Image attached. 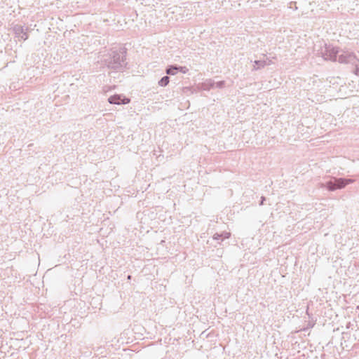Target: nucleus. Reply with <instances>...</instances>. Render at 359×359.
<instances>
[{
    "mask_svg": "<svg viewBox=\"0 0 359 359\" xmlns=\"http://www.w3.org/2000/svg\"><path fill=\"white\" fill-rule=\"evenodd\" d=\"M356 67L355 69L354 70V74L355 75H359V67H358V65L355 62V64H354Z\"/></svg>",
    "mask_w": 359,
    "mask_h": 359,
    "instance_id": "15",
    "label": "nucleus"
},
{
    "mask_svg": "<svg viewBox=\"0 0 359 359\" xmlns=\"http://www.w3.org/2000/svg\"><path fill=\"white\" fill-rule=\"evenodd\" d=\"M325 186L329 191H333L336 190L335 181H334V182L328 181L326 182Z\"/></svg>",
    "mask_w": 359,
    "mask_h": 359,
    "instance_id": "12",
    "label": "nucleus"
},
{
    "mask_svg": "<svg viewBox=\"0 0 359 359\" xmlns=\"http://www.w3.org/2000/svg\"><path fill=\"white\" fill-rule=\"evenodd\" d=\"M170 81V78L168 76L162 77L158 81V85L162 87L166 86Z\"/></svg>",
    "mask_w": 359,
    "mask_h": 359,
    "instance_id": "11",
    "label": "nucleus"
},
{
    "mask_svg": "<svg viewBox=\"0 0 359 359\" xmlns=\"http://www.w3.org/2000/svg\"><path fill=\"white\" fill-rule=\"evenodd\" d=\"M177 72H180L182 74H186L188 72L189 69L185 66H177Z\"/></svg>",
    "mask_w": 359,
    "mask_h": 359,
    "instance_id": "13",
    "label": "nucleus"
},
{
    "mask_svg": "<svg viewBox=\"0 0 359 359\" xmlns=\"http://www.w3.org/2000/svg\"><path fill=\"white\" fill-rule=\"evenodd\" d=\"M267 62L266 60H255L254 61V65L252 67V71H257L264 68L266 66Z\"/></svg>",
    "mask_w": 359,
    "mask_h": 359,
    "instance_id": "8",
    "label": "nucleus"
},
{
    "mask_svg": "<svg viewBox=\"0 0 359 359\" xmlns=\"http://www.w3.org/2000/svg\"><path fill=\"white\" fill-rule=\"evenodd\" d=\"M225 86V81H220L218 82H215V88H223Z\"/></svg>",
    "mask_w": 359,
    "mask_h": 359,
    "instance_id": "14",
    "label": "nucleus"
},
{
    "mask_svg": "<svg viewBox=\"0 0 359 359\" xmlns=\"http://www.w3.org/2000/svg\"><path fill=\"white\" fill-rule=\"evenodd\" d=\"M230 235L231 233L229 232H226V231H224L221 233H215L212 236V238L215 241H219V240H222L223 241L224 239H226V238H229L230 237Z\"/></svg>",
    "mask_w": 359,
    "mask_h": 359,
    "instance_id": "9",
    "label": "nucleus"
},
{
    "mask_svg": "<svg viewBox=\"0 0 359 359\" xmlns=\"http://www.w3.org/2000/svg\"><path fill=\"white\" fill-rule=\"evenodd\" d=\"M126 54L125 48L111 49L102 60L109 69L121 71L126 65Z\"/></svg>",
    "mask_w": 359,
    "mask_h": 359,
    "instance_id": "1",
    "label": "nucleus"
},
{
    "mask_svg": "<svg viewBox=\"0 0 359 359\" xmlns=\"http://www.w3.org/2000/svg\"><path fill=\"white\" fill-rule=\"evenodd\" d=\"M27 30V28L25 29L24 27L21 25H17L13 27V31L15 36L23 41L27 40L28 38Z\"/></svg>",
    "mask_w": 359,
    "mask_h": 359,
    "instance_id": "4",
    "label": "nucleus"
},
{
    "mask_svg": "<svg viewBox=\"0 0 359 359\" xmlns=\"http://www.w3.org/2000/svg\"><path fill=\"white\" fill-rule=\"evenodd\" d=\"M267 62L266 65H270L272 63V61L271 60H269Z\"/></svg>",
    "mask_w": 359,
    "mask_h": 359,
    "instance_id": "17",
    "label": "nucleus"
},
{
    "mask_svg": "<svg viewBox=\"0 0 359 359\" xmlns=\"http://www.w3.org/2000/svg\"><path fill=\"white\" fill-rule=\"evenodd\" d=\"M108 101L110 104H126L129 102V99L121 100V97L118 95H114L109 97Z\"/></svg>",
    "mask_w": 359,
    "mask_h": 359,
    "instance_id": "6",
    "label": "nucleus"
},
{
    "mask_svg": "<svg viewBox=\"0 0 359 359\" xmlns=\"http://www.w3.org/2000/svg\"><path fill=\"white\" fill-rule=\"evenodd\" d=\"M215 88V81L212 79H206L201 83V89L208 91Z\"/></svg>",
    "mask_w": 359,
    "mask_h": 359,
    "instance_id": "7",
    "label": "nucleus"
},
{
    "mask_svg": "<svg viewBox=\"0 0 359 359\" xmlns=\"http://www.w3.org/2000/svg\"><path fill=\"white\" fill-rule=\"evenodd\" d=\"M341 64H355L358 61L354 53L339 49L337 60Z\"/></svg>",
    "mask_w": 359,
    "mask_h": 359,
    "instance_id": "3",
    "label": "nucleus"
},
{
    "mask_svg": "<svg viewBox=\"0 0 359 359\" xmlns=\"http://www.w3.org/2000/svg\"><path fill=\"white\" fill-rule=\"evenodd\" d=\"M130 278H131V276H130V275H129V276H128V279H130Z\"/></svg>",
    "mask_w": 359,
    "mask_h": 359,
    "instance_id": "18",
    "label": "nucleus"
},
{
    "mask_svg": "<svg viewBox=\"0 0 359 359\" xmlns=\"http://www.w3.org/2000/svg\"><path fill=\"white\" fill-rule=\"evenodd\" d=\"M317 54L325 60L337 61L339 48L325 43L323 47H320V50H317Z\"/></svg>",
    "mask_w": 359,
    "mask_h": 359,
    "instance_id": "2",
    "label": "nucleus"
},
{
    "mask_svg": "<svg viewBox=\"0 0 359 359\" xmlns=\"http://www.w3.org/2000/svg\"><path fill=\"white\" fill-rule=\"evenodd\" d=\"M264 201H265V198L264 196H262V198H261V202H260L259 204L261 205H263Z\"/></svg>",
    "mask_w": 359,
    "mask_h": 359,
    "instance_id": "16",
    "label": "nucleus"
},
{
    "mask_svg": "<svg viewBox=\"0 0 359 359\" xmlns=\"http://www.w3.org/2000/svg\"><path fill=\"white\" fill-rule=\"evenodd\" d=\"M334 181L336 183V189H340L345 187L347 184L353 183L354 182V180L345 178H335Z\"/></svg>",
    "mask_w": 359,
    "mask_h": 359,
    "instance_id": "5",
    "label": "nucleus"
},
{
    "mask_svg": "<svg viewBox=\"0 0 359 359\" xmlns=\"http://www.w3.org/2000/svg\"><path fill=\"white\" fill-rule=\"evenodd\" d=\"M165 72L168 75H175L177 72V65H170L168 67Z\"/></svg>",
    "mask_w": 359,
    "mask_h": 359,
    "instance_id": "10",
    "label": "nucleus"
}]
</instances>
